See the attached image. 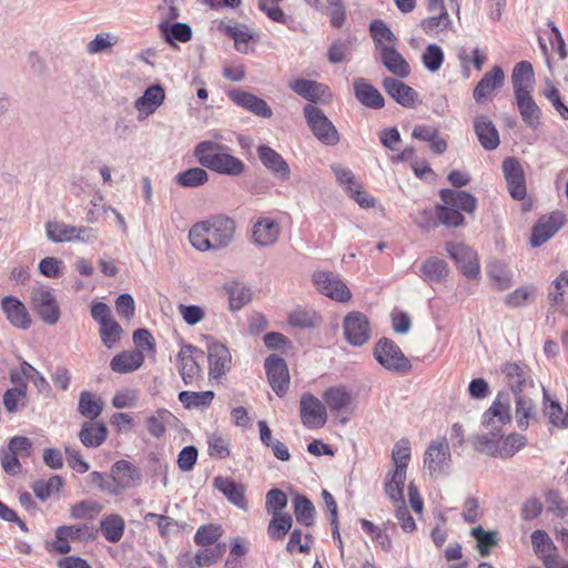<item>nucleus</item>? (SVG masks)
I'll list each match as a JSON object with an SVG mask.
<instances>
[{
    "mask_svg": "<svg viewBox=\"0 0 568 568\" xmlns=\"http://www.w3.org/2000/svg\"><path fill=\"white\" fill-rule=\"evenodd\" d=\"M235 229L233 219L217 215L194 224L189 231V240L200 252L219 251L231 244Z\"/></svg>",
    "mask_w": 568,
    "mask_h": 568,
    "instance_id": "f257e3e1",
    "label": "nucleus"
},
{
    "mask_svg": "<svg viewBox=\"0 0 568 568\" xmlns=\"http://www.w3.org/2000/svg\"><path fill=\"white\" fill-rule=\"evenodd\" d=\"M510 406L506 396L498 394L491 406L483 415V425L487 434L475 435L471 444L476 450L490 456H498L499 434L503 427L510 423Z\"/></svg>",
    "mask_w": 568,
    "mask_h": 568,
    "instance_id": "f03ea898",
    "label": "nucleus"
},
{
    "mask_svg": "<svg viewBox=\"0 0 568 568\" xmlns=\"http://www.w3.org/2000/svg\"><path fill=\"white\" fill-rule=\"evenodd\" d=\"M194 154L203 166L215 172L237 176L244 171V163L229 154L225 145L203 141L196 145Z\"/></svg>",
    "mask_w": 568,
    "mask_h": 568,
    "instance_id": "7ed1b4c3",
    "label": "nucleus"
},
{
    "mask_svg": "<svg viewBox=\"0 0 568 568\" xmlns=\"http://www.w3.org/2000/svg\"><path fill=\"white\" fill-rule=\"evenodd\" d=\"M141 480L140 468L125 459L118 460L110 469V480L105 485L106 494L118 496L125 489L139 486Z\"/></svg>",
    "mask_w": 568,
    "mask_h": 568,
    "instance_id": "20e7f679",
    "label": "nucleus"
},
{
    "mask_svg": "<svg viewBox=\"0 0 568 568\" xmlns=\"http://www.w3.org/2000/svg\"><path fill=\"white\" fill-rule=\"evenodd\" d=\"M375 359L387 371L407 373L412 368L409 359L399 346L389 338H381L374 347Z\"/></svg>",
    "mask_w": 568,
    "mask_h": 568,
    "instance_id": "39448f33",
    "label": "nucleus"
},
{
    "mask_svg": "<svg viewBox=\"0 0 568 568\" xmlns=\"http://www.w3.org/2000/svg\"><path fill=\"white\" fill-rule=\"evenodd\" d=\"M452 466L450 448L446 439L432 440L424 454V467L429 476L447 475Z\"/></svg>",
    "mask_w": 568,
    "mask_h": 568,
    "instance_id": "423d86ee",
    "label": "nucleus"
},
{
    "mask_svg": "<svg viewBox=\"0 0 568 568\" xmlns=\"http://www.w3.org/2000/svg\"><path fill=\"white\" fill-rule=\"evenodd\" d=\"M304 115L313 134L326 145H336L339 134L324 112L313 104L304 106Z\"/></svg>",
    "mask_w": 568,
    "mask_h": 568,
    "instance_id": "0eeeda50",
    "label": "nucleus"
},
{
    "mask_svg": "<svg viewBox=\"0 0 568 568\" xmlns=\"http://www.w3.org/2000/svg\"><path fill=\"white\" fill-rule=\"evenodd\" d=\"M501 373L505 376V383L515 396L524 394L529 388L535 387L528 365L521 362H508L501 366Z\"/></svg>",
    "mask_w": 568,
    "mask_h": 568,
    "instance_id": "6e6552de",
    "label": "nucleus"
},
{
    "mask_svg": "<svg viewBox=\"0 0 568 568\" xmlns=\"http://www.w3.org/2000/svg\"><path fill=\"white\" fill-rule=\"evenodd\" d=\"M316 288L327 297L337 302H347L352 294L346 284L333 272L317 271L313 274Z\"/></svg>",
    "mask_w": 568,
    "mask_h": 568,
    "instance_id": "1a4fd4ad",
    "label": "nucleus"
},
{
    "mask_svg": "<svg viewBox=\"0 0 568 568\" xmlns=\"http://www.w3.org/2000/svg\"><path fill=\"white\" fill-rule=\"evenodd\" d=\"M31 304L38 316L47 324L54 325L60 318V307L48 287H36L31 292Z\"/></svg>",
    "mask_w": 568,
    "mask_h": 568,
    "instance_id": "9d476101",
    "label": "nucleus"
},
{
    "mask_svg": "<svg viewBox=\"0 0 568 568\" xmlns=\"http://www.w3.org/2000/svg\"><path fill=\"white\" fill-rule=\"evenodd\" d=\"M301 419L307 428L323 427L327 420L325 405L314 395L305 393L300 400Z\"/></svg>",
    "mask_w": 568,
    "mask_h": 568,
    "instance_id": "9b49d317",
    "label": "nucleus"
},
{
    "mask_svg": "<svg viewBox=\"0 0 568 568\" xmlns=\"http://www.w3.org/2000/svg\"><path fill=\"white\" fill-rule=\"evenodd\" d=\"M264 367L274 393L280 397L284 396L290 385L288 368L284 358L272 354L265 359Z\"/></svg>",
    "mask_w": 568,
    "mask_h": 568,
    "instance_id": "f8f14e48",
    "label": "nucleus"
},
{
    "mask_svg": "<svg viewBox=\"0 0 568 568\" xmlns=\"http://www.w3.org/2000/svg\"><path fill=\"white\" fill-rule=\"evenodd\" d=\"M344 334L354 346H362L371 337L369 322L363 313L352 312L344 320Z\"/></svg>",
    "mask_w": 568,
    "mask_h": 568,
    "instance_id": "ddd939ff",
    "label": "nucleus"
},
{
    "mask_svg": "<svg viewBox=\"0 0 568 568\" xmlns=\"http://www.w3.org/2000/svg\"><path fill=\"white\" fill-rule=\"evenodd\" d=\"M207 357L210 378L219 381L231 369L232 356L229 348L222 343H209Z\"/></svg>",
    "mask_w": 568,
    "mask_h": 568,
    "instance_id": "4468645a",
    "label": "nucleus"
},
{
    "mask_svg": "<svg viewBox=\"0 0 568 568\" xmlns=\"http://www.w3.org/2000/svg\"><path fill=\"white\" fill-rule=\"evenodd\" d=\"M503 172L511 197L523 200L526 196V181L524 169L518 159H505L503 161Z\"/></svg>",
    "mask_w": 568,
    "mask_h": 568,
    "instance_id": "2eb2a0df",
    "label": "nucleus"
},
{
    "mask_svg": "<svg viewBox=\"0 0 568 568\" xmlns=\"http://www.w3.org/2000/svg\"><path fill=\"white\" fill-rule=\"evenodd\" d=\"M446 251L465 276L473 278L478 275L479 264L476 253L470 247L464 244L447 243Z\"/></svg>",
    "mask_w": 568,
    "mask_h": 568,
    "instance_id": "dca6fc26",
    "label": "nucleus"
},
{
    "mask_svg": "<svg viewBox=\"0 0 568 568\" xmlns=\"http://www.w3.org/2000/svg\"><path fill=\"white\" fill-rule=\"evenodd\" d=\"M565 216L560 212H554L547 217L540 219L532 227L530 244L540 246L550 240L564 225Z\"/></svg>",
    "mask_w": 568,
    "mask_h": 568,
    "instance_id": "f3484780",
    "label": "nucleus"
},
{
    "mask_svg": "<svg viewBox=\"0 0 568 568\" xmlns=\"http://www.w3.org/2000/svg\"><path fill=\"white\" fill-rule=\"evenodd\" d=\"M280 234V224L270 217H260L252 227V241L261 247L275 244Z\"/></svg>",
    "mask_w": 568,
    "mask_h": 568,
    "instance_id": "a211bd4d",
    "label": "nucleus"
},
{
    "mask_svg": "<svg viewBox=\"0 0 568 568\" xmlns=\"http://www.w3.org/2000/svg\"><path fill=\"white\" fill-rule=\"evenodd\" d=\"M383 87L388 95L405 108H414L418 103L416 90L397 79L385 78Z\"/></svg>",
    "mask_w": 568,
    "mask_h": 568,
    "instance_id": "6ab92c4d",
    "label": "nucleus"
},
{
    "mask_svg": "<svg viewBox=\"0 0 568 568\" xmlns=\"http://www.w3.org/2000/svg\"><path fill=\"white\" fill-rule=\"evenodd\" d=\"M257 155L262 164L277 179L286 181L290 179L291 170L287 162L274 149L267 145L257 148Z\"/></svg>",
    "mask_w": 568,
    "mask_h": 568,
    "instance_id": "aec40b11",
    "label": "nucleus"
},
{
    "mask_svg": "<svg viewBox=\"0 0 568 568\" xmlns=\"http://www.w3.org/2000/svg\"><path fill=\"white\" fill-rule=\"evenodd\" d=\"M1 308L11 325L21 329H28L31 325V317L24 304L17 297L4 296L1 301Z\"/></svg>",
    "mask_w": 568,
    "mask_h": 568,
    "instance_id": "412c9836",
    "label": "nucleus"
},
{
    "mask_svg": "<svg viewBox=\"0 0 568 568\" xmlns=\"http://www.w3.org/2000/svg\"><path fill=\"white\" fill-rule=\"evenodd\" d=\"M229 98L237 105L251 111L255 115L270 119L273 115L272 109L261 98L245 91L232 90Z\"/></svg>",
    "mask_w": 568,
    "mask_h": 568,
    "instance_id": "4be33fe9",
    "label": "nucleus"
},
{
    "mask_svg": "<svg viewBox=\"0 0 568 568\" xmlns=\"http://www.w3.org/2000/svg\"><path fill=\"white\" fill-rule=\"evenodd\" d=\"M196 351V347L192 345H183L176 356L178 369L185 385L193 384L201 372L200 365L193 356Z\"/></svg>",
    "mask_w": 568,
    "mask_h": 568,
    "instance_id": "5701e85b",
    "label": "nucleus"
},
{
    "mask_svg": "<svg viewBox=\"0 0 568 568\" xmlns=\"http://www.w3.org/2000/svg\"><path fill=\"white\" fill-rule=\"evenodd\" d=\"M474 129L480 145L487 150H496L500 143L499 133L495 124L486 115H478L474 120Z\"/></svg>",
    "mask_w": 568,
    "mask_h": 568,
    "instance_id": "b1692460",
    "label": "nucleus"
},
{
    "mask_svg": "<svg viewBox=\"0 0 568 568\" xmlns=\"http://www.w3.org/2000/svg\"><path fill=\"white\" fill-rule=\"evenodd\" d=\"M516 104L524 123L536 130L541 123V110L535 102L531 92L515 95Z\"/></svg>",
    "mask_w": 568,
    "mask_h": 568,
    "instance_id": "393cba45",
    "label": "nucleus"
},
{
    "mask_svg": "<svg viewBox=\"0 0 568 568\" xmlns=\"http://www.w3.org/2000/svg\"><path fill=\"white\" fill-rule=\"evenodd\" d=\"M165 93L160 84L149 87L142 97L135 102L134 106L140 112L138 119L141 121L145 116L154 113L155 110L163 103Z\"/></svg>",
    "mask_w": 568,
    "mask_h": 568,
    "instance_id": "a878e982",
    "label": "nucleus"
},
{
    "mask_svg": "<svg viewBox=\"0 0 568 568\" xmlns=\"http://www.w3.org/2000/svg\"><path fill=\"white\" fill-rule=\"evenodd\" d=\"M214 487L221 491L230 503L246 510L245 486L235 483L232 478L217 476L214 478Z\"/></svg>",
    "mask_w": 568,
    "mask_h": 568,
    "instance_id": "bb28decb",
    "label": "nucleus"
},
{
    "mask_svg": "<svg viewBox=\"0 0 568 568\" xmlns=\"http://www.w3.org/2000/svg\"><path fill=\"white\" fill-rule=\"evenodd\" d=\"M505 73L499 65H494L493 69L485 73L480 81L474 89V99L476 102H481L496 89L504 85Z\"/></svg>",
    "mask_w": 568,
    "mask_h": 568,
    "instance_id": "cd10ccee",
    "label": "nucleus"
},
{
    "mask_svg": "<svg viewBox=\"0 0 568 568\" xmlns=\"http://www.w3.org/2000/svg\"><path fill=\"white\" fill-rule=\"evenodd\" d=\"M288 87L296 94L312 103L322 101L328 92V88L325 84L307 79L291 81Z\"/></svg>",
    "mask_w": 568,
    "mask_h": 568,
    "instance_id": "c85d7f7f",
    "label": "nucleus"
},
{
    "mask_svg": "<svg viewBox=\"0 0 568 568\" xmlns=\"http://www.w3.org/2000/svg\"><path fill=\"white\" fill-rule=\"evenodd\" d=\"M535 74L530 62H518L511 73L514 95L531 92L534 89Z\"/></svg>",
    "mask_w": 568,
    "mask_h": 568,
    "instance_id": "c756f323",
    "label": "nucleus"
},
{
    "mask_svg": "<svg viewBox=\"0 0 568 568\" xmlns=\"http://www.w3.org/2000/svg\"><path fill=\"white\" fill-rule=\"evenodd\" d=\"M440 199L446 205L466 213H473L477 207V200L466 191L444 189L440 191Z\"/></svg>",
    "mask_w": 568,
    "mask_h": 568,
    "instance_id": "7c9ffc66",
    "label": "nucleus"
},
{
    "mask_svg": "<svg viewBox=\"0 0 568 568\" xmlns=\"http://www.w3.org/2000/svg\"><path fill=\"white\" fill-rule=\"evenodd\" d=\"M379 55L382 63L389 72L398 78H407L409 75L410 68L408 62L394 47L383 48Z\"/></svg>",
    "mask_w": 568,
    "mask_h": 568,
    "instance_id": "2f4dec72",
    "label": "nucleus"
},
{
    "mask_svg": "<svg viewBox=\"0 0 568 568\" xmlns=\"http://www.w3.org/2000/svg\"><path fill=\"white\" fill-rule=\"evenodd\" d=\"M354 93L356 99L367 108L382 109L384 106L383 95L364 79H356L354 81Z\"/></svg>",
    "mask_w": 568,
    "mask_h": 568,
    "instance_id": "473e14b6",
    "label": "nucleus"
},
{
    "mask_svg": "<svg viewBox=\"0 0 568 568\" xmlns=\"http://www.w3.org/2000/svg\"><path fill=\"white\" fill-rule=\"evenodd\" d=\"M108 429L102 422H85L80 432L79 439L85 447H99L106 438Z\"/></svg>",
    "mask_w": 568,
    "mask_h": 568,
    "instance_id": "72a5a7b5",
    "label": "nucleus"
},
{
    "mask_svg": "<svg viewBox=\"0 0 568 568\" xmlns=\"http://www.w3.org/2000/svg\"><path fill=\"white\" fill-rule=\"evenodd\" d=\"M143 362L144 354L142 351L122 352L112 358L110 367L113 372L124 374L136 371Z\"/></svg>",
    "mask_w": 568,
    "mask_h": 568,
    "instance_id": "f704fd0d",
    "label": "nucleus"
},
{
    "mask_svg": "<svg viewBox=\"0 0 568 568\" xmlns=\"http://www.w3.org/2000/svg\"><path fill=\"white\" fill-rule=\"evenodd\" d=\"M159 29L165 42L171 47H176L175 41L187 42L192 38V29L186 23L175 22L171 24L169 21H162Z\"/></svg>",
    "mask_w": 568,
    "mask_h": 568,
    "instance_id": "c9c22d12",
    "label": "nucleus"
},
{
    "mask_svg": "<svg viewBox=\"0 0 568 568\" xmlns=\"http://www.w3.org/2000/svg\"><path fill=\"white\" fill-rule=\"evenodd\" d=\"M516 397L515 414L518 427L520 429H527L531 422L537 420V410L532 399L525 393L519 394Z\"/></svg>",
    "mask_w": 568,
    "mask_h": 568,
    "instance_id": "e433bc0d",
    "label": "nucleus"
},
{
    "mask_svg": "<svg viewBox=\"0 0 568 568\" xmlns=\"http://www.w3.org/2000/svg\"><path fill=\"white\" fill-rule=\"evenodd\" d=\"M531 545L537 555L541 557L547 568H550V561L554 559L556 547L549 535L537 529L531 534Z\"/></svg>",
    "mask_w": 568,
    "mask_h": 568,
    "instance_id": "4c0bfd02",
    "label": "nucleus"
},
{
    "mask_svg": "<svg viewBox=\"0 0 568 568\" xmlns=\"http://www.w3.org/2000/svg\"><path fill=\"white\" fill-rule=\"evenodd\" d=\"M448 275V265L444 260L432 256L420 266L419 276L426 282H440Z\"/></svg>",
    "mask_w": 568,
    "mask_h": 568,
    "instance_id": "58836bf2",
    "label": "nucleus"
},
{
    "mask_svg": "<svg viewBox=\"0 0 568 568\" xmlns=\"http://www.w3.org/2000/svg\"><path fill=\"white\" fill-rule=\"evenodd\" d=\"M453 21L447 11H437L419 22V28L428 36L437 37L440 32L450 29Z\"/></svg>",
    "mask_w": 568,
    "mask_h": 568,
    "instance_id": "ea45409f",
    "label": "nucleus"
},
{
    "mask_svg": "<svg viewBox=\"0 0 568 568\" xmlns=\"http://www.w3.org/2000/svg\"><path fill=\"white\" fill-rule=\"evenodd\" d=\"M226 34L234 40L235 49L242 53H248L252 51L250 41L255 39L257 36L247 26H226Z\"/></svg>",
    "mask_w": 568,
    "mask_h": 568,
    "instance_id": "a19ab883",
    "label": "nucleus"
},
{
    "mask_svg": "<svg viewBox=\"0 0 568 568\" xmlns=\"http://www.w3.org/2000/svg\"><path fill=\"white\" fill-rule=\"evenodd\" d=\"M214 393L212 390L205 392H189L183 390L179 393V400L186 409H204L207 408L213 399Z\"/></svg>",
    "mask_w": 568,
    "mask_h": 568,
    "instance_id": "79ce46f5",
    "label": "nucleus"
},
{
    "mask_svg": "<svg viewBox=\"0 0 568 568\" xmlns=\"http://www.w3.org/2000/svg\"><path fill=\"white\" fill-rule=\"evenodd\" d=\"M323 399L333 412L341 413L352 403V395L344 387H329L323 394Z\"/></svg>",
    "mask_w": 568,
    "mask_h": 568,
    "instance_id": "37998d69",
    "label": "nucleus"
},
{
    "mask_svg": "<svg viewBox=\"0 0 568 568\" xmlns=\"http://www.w3.org/2000/svg\"><path fill=\"white\" fill-rule=\"evenodd\" d=\"M487 274L494 286L499 291H504L511 285V271L505 263L500 261L490 263L488 265Z\"/></svg>",
    "mask_w": 568,
    "mask_h": 568,
    "instance_id": "c03bdc74",
    "label": "nucleus"
},
{
    "mask_svg": "<svg viewBox=\"0 0 568 568\" xmlns=\"http://www.w3.org/2000/svg\"><path fill=\"white\" fill-rule=\"evenodd\" d=\"M406 481V470L394 469L389 478L385 483V493L393 503H400L404 500V485Z\"/></svg>",
    "mask_w": 568,
    "mask_h": 568,
    "instance_id": "a18cd8bd",
    "label": "nucleus"
},
{
    "mask_svg": "<svg viewBox=\"0 0 568 568\" xmlns=\"http://www.w3.org/2000/svg\"><path fill=\"white\" fill-rule=\"evenodd\" d=\"M103 406L104 404L98 395L91 392H82L80 394L79 412L84 417L94 420L98 416L101 415Z\"/></svg>",
    "mask_w": 568,
    "mask_h": 568,
    "instance_id": "49530a36",
    "label": "nucleus"
},
{
    "mask_svg": "<svg viewBox=\"0 0 568 568\" xmlns=\"http://www.w3.org/2000/svg\"><path fill=\"white\" fill-rule=\"evenodd\" d=\"M75 226L63 222L50 221L45 224L47 237L53 243L74 241Z\"/></svg>",
    "mask_w": 568,
    "mask_h": 568,
    "instance_id": "de8ad7c7",
    "label": "nucleus"
},
{
    "mask_svg": "<svg viewBox=\"0 0 568 568\" xmlns=\"http://www.w3.org/2000/svg\"><path fill=\"white\" fill-rule=\"evenodd\" d=\"M371 33L379 53L385 47H394L396 37L384 21H373L371 23Z\"/></svg>",
    "mask_w": 568,
    "mask_h": 568,
    "instance_id": "09e8293b",
    "label": "nucleus"
},
{
    "mask_svg": "<svg viewBox=\"0 0 568 568\" xmlns=\"http://www.w3.org/2000/svg\"><path fill=\"white\" fill-rule=\"evenodd\" d=\"M526 444L527 439L521 434L513 433L506 437L499 434L498 456L509 458L524 448Z\"/></svg>",
    "mask_w": 568,
    "mask_h": 568,
    "instance_id": "8fccbe9b",
    "label": "nucleus"
},
{
    "mask_svg": "<svg viewBox=\"0 0 568 568\" xmlns=\"http://www.w3.org/2000/svg\"><path fill=\"white\" fill-rule=\"evenodd\" d=\"M355 44V37H348L345 40H335L328 48L327 60L334 64L345 61Z\"/></svg>",
    "mask_w": 568,
    "mask_h": 568,
    "instance_id": "3c124183",
    "label": "nucleus"
},
{
    "mask_svg": "<svg viewBox=\"0 0 568 568\" xmlns=\"http://www.w3.org/2000/svg\"><path fill=\"white\" fill-rule=\"evenodd\" d=\"M293 518L290 514L272 515L267 534L273 540H282L292 528Z\"/></svg>",
    "mask_w": 568,
    "mask_h": 568,
    "instance_id": "603ef678",
    "label": "nucleus"
},
{
    "mask_svg": "<svg viewBox=\"0 0 568 568\" xmlns=\"http://www.w3.org/2000/svg\"><path fill=\"white\" fill-rule=\"evenodd\" d=\"M293 501L296 520L304 526L313 525L315 507L312 501L303 495H297Z\"/></svg>",
    "mask_w": 568,
    "mask_h": 568,
    "instance_id": "864d4df0",
    "label": "nucleus"
},
{
    "mask_svg": "<svg viewBox=\"0 0 568 568\" xmlns=\"http://www.w3.org/2000/svg\"><path fill=\"white\" fill-rule=\"evenodd\" d=\"M172 418L173 415L168 409H158L146 419V428L153 437L160 438L165 434L166 426Z\"/></svg>",
    "mask_w": 568,
    "mask_h": 568,
    "instance_id": "5fc2aeb1",
    "label": "nucleus"
},
{
    "mask_svg": "<svg viewBox=\"0 0 568 568\" xmlns=\"http://www.w3.org/2000/svg\"><path fill=\"white\" fill-rule=\"evenodd\" d=\"M101 531L106 540L118 542L124 532V520L119 515H111L101 521Z\"/></svg>",
    "mask_w": 568,
    "mask_h": 568,
    "instance_id": "6e6d98bb",
    "label": "nucleus"
},
{
    "mask_svg": "<svg viewBox=\"0 0 568 568\" xmlns=\"http://www.w3.org/2000/svg\"><path fill=\"white\" fill-rule=\"evenodd\" d=\"M225 550V544L203 547V549L199 550L194 557L195 565L197 567L211 566L224 555Z\"/></svg>",
    "mask_w": 568,
    "mask_h": 568,
    "instance_id": "4d7b16f0",
    "label": "nucleus"
},
{
    "mask_svg": "<svg viewBox=\"0 0 568 568\" xmlns=\"http://www.w3.org/2000/svg\"><path fill=\"white\" fill-rule=\"evenodd\" d=\"M63 486L61 476H51L48 480L39 479L33 483L32 490L36 496L41 499H48L53 493L58 491Z\"/></svg>",
    "mask_w": 568,
    "mask_h": 568,
    "instance_id": "13d9d810",
    "label": "nucleus"
},
{
    "mask_svg": "<svg viewBox=\"0 0 568 568\" xmlns=\"http://www.w3.org/2000/svg\"><path fill=\"white\" fill-rule=\"evenodd\" d=\"M119 42V37L113 33H98L93 40L87 44V51L90 54H100L111 51Z\"/></svg>",
    "mask_w": 568,
    "mask_h": 568,
    "instance_id": "bf43d9fd",
    "label": "nucleus"
},
{
    "mask_svg": "<svg viewBox=\"0 0 568 568\" xmlns=\"http://www.w3.org/2000/svg\"><path fill=\"white\" fill-rule=\"evenodd\" d=\"M568 287V271H562L549 285L548 300L551 306H559L564 303L565 290Z\"/></svg>",
    "mask_w": 568,
    "mask_h": 568,
    "instance_id": "052dcab7",
    "label": "nucleus"
},
{
    "mask_svg": "<svg viewBox=\"0 0 568 568\" xmlns=\"http://www.w3.org/2000/svg\"><path fill=\"white\" fill-rule=\"evenodd\" d=\"M207 173L201 168H192L176 175V182L184 187H195L207 181Z\"/></svg>",
    "mask_w": 568,
    "mask_h": 568,
    "instance_id": "680f3d73",
    "label": "nucleus"
},
{
    "mask_svg": "<svg viewBox=\"0 0 568 568\" xmlns=\"http://www.w3.org/2000/svg\"><path fill=\"white\" fill-rule=\"evenodd\" d=\"M536 294L534 285H526L516 288L505 297V304L511 308L525 306Z\"/></svg>",
    "mask_w": 568,
    "mask_h": 568,
    "instance_id": "e2e57ef3",
    "label": "nucleus"
},
{
    "mask_svg": "<svg viewBox=\"0 0 568 568\" xmlns=\"http://www.w3.org/2000/svg\"><path fill=\"white\" fill-rule=\"evenodd\" d=\"M542 95L551 103L562 120H568V106L562 102L559 90L547 79Z\"/></svg>",
    "mask_w": 568,
    "mask_h": 568,
    "instance_id": "0e129e2a",
    "label": "nucleus"
},
{
    "mask_svg": "<svg viewBox=\"0 0 568 568\" xmlns=\"http://www.w3.org/2000/svg\"><path fill=\"white\" fill-rule=\"evenodd\" d=\"M222 536V529L220 526H216V525H204V526H201L195 536H194V541L196 545L201 546V547H206V546H214L216 545L219 538Z\"/></svg>",
    "mask_w": 568,
    "mask_h": 568,
    "instance_id": "69168bd1",
    "label": "nucleus"
},
{
    "mask_svg": "<svg viewBox=\"0 0 568 568\" xmlns=\"http://www.w3.org/2000/svg\"><path fill=\"white\" fill-rule=\"evenodd\" d=\"M287 506V496L278 488H273L266 493L265 509L271 515L284 514L283 509Z\"/></svg>",
    "mask_w": 568,
    "mask_h": 568,
    "instance_id": "338daca9",
    "label": "nucleus"
},
{
    "mask_svg": "<svg viewBox=\"0 0 568 568\" xmlns=\"http://www.w3.org/2000/svg\"><path fill=\"white\" fill-rule=\"evenodd\" d=\"M422 62L428 71H438L444 62L442 48L437 44H428L422 55Z\"/></svg>",
    "mask_w": 568,
    "mask_h": 568,
    "instance_id": "774afa93",
    "label": "nucleus"
}]
</instances>
